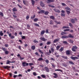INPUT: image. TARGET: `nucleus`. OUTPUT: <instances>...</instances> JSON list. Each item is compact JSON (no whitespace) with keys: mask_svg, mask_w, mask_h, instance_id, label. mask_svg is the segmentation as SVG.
Masks as SVG:
<instances>
[{"mask_svg":"<svg viewBox=\"0 0 79 79\" xmlns=\"http://www.w3.org/2000/svg\"><path fill=\"white\" fill-rule=\"evenodd\" d=\"M29 65V63H27L25 62H23L22 63V65L23 67H25L26 66H27Z\"/></svg>","mask_w":79,"mask_h":79,"instance_id":"f257e3e1","label":"nucleus"},{"mask_svg":"<svg viewBox=\"0 0 79 79\" xmlns=\"http://www.w3.org/2000/svg\"><path fill=\"white\" fill-rule=\"evenodd\" d=\"M23 4L26 6H27L29 5V3L27 1H25V0H23Z\"/></svg>","mask_w":79,"mask_h":79,"instance_id":"f03ea898","label":"nucleus"},{"mask_svg":"<svg viewBox=\"0 0 79 79\" xmlns=\"http://www.w3.org/2000/svg\"><path fill=\"white\" fill-rule=\"evenodd\" d=\"M66 55H70L72 53V52L71 50H67L66 51Z\"/></svg>","mask_w":79,"mask_h":79,"instance_id":"7ed1b4c3","label":"nucleus"},{"mask_svg":"<svg viewBox=\"0 0 79 79\" xmlns=\"http://www.w3.org/2000/svg\"><path fill=\"white\" fill-rule=\"evenodd\" d=\"M77 49V47L76 46H73L72 48V50L73 52H76V49Z\"/></svg>","mask_w":79,"mask_h":79,"instance_id":"20e7f679","label":"nucleus"},{"mask_svg":"<svg viewBox=\"0 0 79 79\" xmlns=\"http://www.w3.org/2000/svg\"><path fill=\"white\" fill-rule=\"evenodd\" d=\"M40 39V40H42V41H43L44 42H45V41H47V39L45 38L44 37H41Z\"/></svg>","mask_w":79,"mask_h":79,"instance_id":"39448f33","label":"nucleus"},{"mask_svg":"<svg viewBox=\"0 0 79 79\" xmlns=\"http://www.w3.org/2000/svg\"><path fill=\"white\" fill-rule=\"evenodd\" d=\"M70 58L72 59V60H77V59H79V58L76 56H71L70 57Z\"/></svg>","mask_w":79,"mask_h":79,"instance_id":"423d86ee","label":"nucleus"},{"mask_svg":"<svg viewBox=\"0 0 79 79\" xmlns=\"http://www.w3.org/2000/svg\"><path fill=\"white\" fill-rule=\"evenodd\" d=\"M3 68H4V69H7L8 70L9 69V68H11V67L8 66H3L2 67Z\"/></svg>","mask_w":79,"mask_h":79,"instance_id":"0eeeda50","label":"nucleus"},{"mask_svg":"<svg viewBox=\"0 0 79 79\" xmlns=\"http://www.w3.org/2000/svg\"><path fill=\"white\" fill-rule=\"evenodd\" d=\"M40 5L42 6V7H44L45 6V4L43 3V2H40Z\"/></svg>","mask_w":79,"mask_h":79,"instance_id":"6e6552de","label":"nucleus"},{"mask_svg":"<svg viewBox=\"0 0 79 79\" xmlns=\"http://www.w3.org/2000/svg\"><path fill=\"white\" fill-rule=\"evenodd\" d=\"M44 69H45V71L47 73H48V72H49V69H48V67H45Z\"/></svg>","mask_w":79,"mask_h":79,"instance_id":"1a4fd4ad","label":"nucleus"},{"mask_svg":"<svg viewBox=\"0 0 79 79\" xmlns=\"http://www.w3.org/2000/svg\"><path fill=\"white\" fill-rule=\"evenodd\" d=\"M47 3H51V2H53L55 1L53 0H47Z\"/></svg>","mask_w":79,"mask_h":79,"instance_id":"9d476101","label":"nucleus"},{"mask_svg":"<svg viewBox=\"0 0 79 79\" xmlns=\"http://www.w3.org/2000/svg\"><path fill=\"white\" fill-rule=\"evenodd\" d=\"M68 36L66 35H64L61 37L62 39H68Z\"/></svg>","mask_w":79,"mask_h":79,"instance_id":"9b49d317","label":"nucleus"},{"mask_svg":"<svg viewBox=\"0 0 79 79\" xmlns=\"http://www.w3.org/2000/svg\"><path fill=\"white\" fill-rule=\"evenodd\" d=\"M54 10L56 12H57V13H60V10L57 9H54Z\"/></svg>","mask_w":79,"mask_h":79,"instance_id":"f8f14e48","label":"nucleus"},{"mask_svg":"<svg viewBox=\"0 0 79 79\" xmlns=\"http://www.w3.org/2000/svg\"><path fill=\"white\" fill-rule=\"evenodd\" d=\"M45 13V10H41L38 12L39 14H40V13Z\"/></svg>","mask_w":79,"mask_h":79,"instance_id":"ddd939ff","label":"nucleus"},{"mask_svg":"<svg viewBox=\"0 0 79 79\" xmlns=\"http://www.w3.org/2000/svg\"><path fill=\"white\" fill-rule=\"evenodd\" d=\"M67 34V33H66V32H64V31H62L61 33V35H65V34Z\"/></svg>","mask_w":79,"mask_h":79,"instance_id":"4468645a","label":"nucleus"},{"mask_svg":"<svg viewBox=\"0 0 79 79\" xmlns=\"http://www.w3.org/2000/svg\"><path fill=\"white\" fill-rule=\"evenodd\" d=\"M45 30H42L40 32V35H44V34H45Z\"/></svg>","mask_w":79,"mask_h":79,"instance_id":"2eb2a0df","label":"nucleus"},{"mask_svg":"<svg viewBox=\"0 0 79 79\" xmlns=\"http://www.w3.org/2000/svg\"><path fill=\"white\" fill-rule=\"evenodd\" d=\"M53 74H54V76H54V78H56V77H58V74H57V73H53Z\"/></svg>","mask_w":79,"mask_h":79,"instance_id":"dca6fc26","label":"nucleus"},{"mask_svg":"<svg viewBox=\"0 0 79 79\" xmlns=\"http://www.w3.org/2000/svg\"><path fill=\"white\" fill-rule=\"evenodd\" d=\"M65 9L67 10H69V11H71V9L70 8L68 7H66L65 8Z\"/></svg>","mask_w":79,"mask_h":79,"instance_id":"f3484780","label":"nucleus"},{"mask_svg":"<svg viewBox=\"0 0 79 79\" xmlns=\"http://www.w3.org/2000/svg\"><path fill=\"white\" fill-rule=\"evenodd\" d=\"M71 22L73 24H74V23H75V19H72L71 20Z\"/></svg>","mask_w":79,"mask_h":79,"instance_id":"a211bd4d","label":"nucleus"},{"mask_svg":"<svg viewBox=\"0 0 79 79\" xmlns=\"http://www.w3.org/2000/svg\"><path fill=\"white\" fill-rule=\"evenodd\" d=\"M31 48L33 50H34L35 49V46L34 45L32 46L31 47Z\"/></svg>","mask_w":79,"mask_h":79,"instance_id":"6ab92c4d","label":"nucleus"},{"mask_svg":"<svg viewBox=\"0 0 79 79\" xmlns=\"http://www.w3.org/2000/svg\"><path fill=\"white\" fill-rule=\"evenodd\" d=\"M38 61H42L44 60V59L43 58H42V57H40V58H39L38 60H37Z\"/></svg>","mask_w":79,"mask_h":79,"instance_id":"aec40b11","label":"nucleus"},{"mask_svg":"<svg viewBox=\"0 0 79 79\" xmlns=\"http://www.w3.org/2000/svg\"><path fill=\"white\" fill-rule=\"evenodd\" d=\"M13 11H18V10L16 7H15L13 8L12 9Z\"/></svg>","mask_w":79,"mask_h":79,"instance_id":"412c9836","label":"nucleus"},{"mask_svg":"<svg viewBox=\"0 0 79 79\" xmlns=\"http://www.w3.org/2000/svg\"><path fill=\"white\" fill-rule=\"evenodd\" d=\"M55 71H60V72H63V70L61 69H56L55 70Z\"/></svg>","mask_w":79,"mask_h":79,"instance_id":"4be33fe9","label":"nucleus"},{"mask_svg":"<svg viewBox=\"0 0 79 79\" xmlns=\"http://www.w3.org/2000/svg\"><path fill=\"white\" fill-rule=\"evenodd\" d=\"M31 2L32 5L33 6L34 5V4H35V1L34 0H31Z\"/></svg>","mask_w":79,"mask_h":79,"instance_id":"5701e85b","label":"nucleus"},{"mask_svg":"<svg viewBox=\"0 0 79 79\" xmlns=\"http://www.w3.org/2000/svg\"><path fill=\"white\" fill-rule=\"evenodd\" d=\"M68 37H70L71 38H74V36L72 35L71 34H69V35Z\"/></svg>","mask_w":79,"mask_h":79,"instance_id":"b1692460","label":"nucleus"},{"mask_svg":"<svg viewBox=\"0 0 79 79\" xmlns=\"http://www.w3.org/2000/svg\"><path fill=\"white\" fill-rule=\"evenodd\" d=\"M58 41H59V39H56L54 40L53 42V43H56V42H58Z\"/></svg>","mask_w":79,"mask_h":79,"instance_id":"393cba45","label":"nucleus"},{"mask_svg":"<svg viewBox=\"0 0 79 79\" xmlns=\"http://www.w3.org/2000/svg\"><path fill=\"white\" fill-rule=\"evenodd\" d=\"M50 19H55V17H54V16L52 15L50 17Z\"/></svg>","mask_w":79,"mask_h":79,"instance_id":"a878e982","label":"nucleus"},{"mask_svg":"<svg viewBox=\"0 0 79 79\" xmlns=\"http://www.w3.org/2000/svg\"><path fill=\"white\" fill-rule=\"evenodd\" d=\"M7 33L9 35V36L10 37H11V33H10V32L8 31H7Z\"/></svg>","mask_w":79,"mask_h":79,"instance_id":"bb28decb","label":"nucleus"},{"mask_svg":"<svg viewBox=\"0 0 79 79\" xmlns=\"http://www.w3.org/2000/svg\"><path fill=\"white\" fill-rule=\"evenodd\" d=\"M64 50V47H62L61 48L59 49V51L60 52H62Z\"/></svg>","mask_w":79,"mask_h":79,"instance_id":"cd10ccee","label":"nucleus"},{"mask_svg":"<svg viewBox=\"0 0 79 79\" xmlns=\"http://www.w3.org/2000/svg\"><path fill=\"white\" fill-rule=\"evenodd\" d=\"M60 48V46L59 45H58L56 47V50H59V48Z\"/></svg>","mask_w":79,"mask_h":79,"instance_id":"c85d7f7f","label":"nucleus"},{"mask_svg":"<svg viewBox=\"0 0 79 79\" xmlns=\"http://www.w3.org/2000/svg\"><path fill=\"white\" fill-rule=\"evenodd\" d=\"M35 15H34L33 16H31V19H33L34 18H35Z\"/></svg>","mask_w":79,"mask_h":79,"instance_id":"c756f323","label":"nucleus"},{"mask_svg":"<svg viewBox=\"0 0 79 79\" xmlns=\"http://www.w3.org/2000/svg\"><path fill=\"white\" fill-rule=\"evenodd\" d=\"M0 35L1 36H3V33H2V31H0Z\"/></svg>","mask_w":79,"mask_h":79,"instance_id":"7c9ffc66","label":"nucleus"},{"mask_svg":"<svg viewBox=\"0 0 79 79\" xmlns=\"http://www.w3.org/2000/svg\"><path fill=\"white\" fill-rule=\"evenodd\" d=\"M69 63H70V64H74V63L71 61H69Z\"/></svg>","mask_w":79,"mask_h":79,"instance_id":"2f4dec72","label":"nucleus"},{"mask_svg":"<svg viewBox=\"0 0 79 79\" xmlns=\"http://www.w3.org/2000/svg\"><path fill=\"white\" fill-rule=\"evenodd\" d=\"M38 20H39V19L36 18L34 19V22H37V21Z\"/></svg>","mask_w":79,"mask_h":79,"instance_id":"473e14b6","label":"nucleus"},{"mask_svg":"<svg viewBox=\"0 0 79 79\" xmlns=\"http://www.w3.org/2000/svg\"><path fill=\"white\" fill-rule=\"evenodd\" d=\"M61 57H62V58H63L64 59H65L66 60H67V59H68V57H67V56H61Z\"/></svg>","mask_w":79,"mask_h":79,"instance_id":"72a5a7b5","label":"nucleus"},{"mask_svg":"<svg viewBox=\"0 0 79 79\" xmlns=\"http://www.w3.org/2000/svg\"><path fill=\"white\" fill-rule=\"evenodd\" d=\"M62 28L63 29H67L68 28H69V27L65 26H64Z\"/></svg>","mask_w":79,"mask_h":79,"instance_id":"f704fd0d","label":"nucleus"},{"mask_svg":"<svg viewBox=\"0 0 79 79\" xmlns=\"http://www.w3.org/2000/svg\"><path fill=\"white\" fill-rule=\"evenodd\" d=\"M69 26L71 27V28H73V24L71 23H69Z\"/></svg>","mask_w":79,"mask_h":79,"instance_id":"c9c22d12","label":"nucleus"},{"mask_svg":"<svg viewBox=\"0 0 79 79\" xmlns=\"http://www.w3.org/2000/svg\"><path fill=\"white\" fill-rule=\"evenodd\" d=\"M33 42L35 43V44L36 43H38V41H37V40L36 39H35L34 40Z\"/></svg>","mask_w":79,"mask_h":79,"instance_id":"e433bc0d","label":"nucleus"},{"mask_svg":"<svg viewBox=\"0 0 79 79\" xmlns=\"http://www.w3.org/2000/svg\"><path fill=\"white\" fill-rule=\"evenodd\" d=\"M35 54L36 55H37V56H40V54H39V53H38V52H36L35 53Z\"/></svg>","mask_w":79,"mask_h":79,"instance_id":"4c0bfd02","label":"nucleus"},{"mask_svg":"<svg viewBox=\"0 0 79 79\" xmlns=\"http://www.w3.org/2000/svg\"><path fill=\"white\" fill-rule=\"evenodd\" d=\"M5 53L6 55H8L9 53V51H6L5 52Z\"/></svg>","mask_w":79,"mask_h":79,"instance_id":"58836bf2","label":"nucleus"},{"mask_svg":"<svg viewBox=\"0 0 79 79\" xmlns=\"http://www.w3.org/2000/svg\"><path fill=\"white\" fill-rule=\"evenodd\" d=\"M66 12H67L68 15H69L71 13V12H70V11H69L68 10H66Z\"/></svg>","mask_w":79,"mask_h":79,"instance_id":"ea45409f","label":"nucleus"},{"mask_svg":"<svg viewBox=\"0 0 79 79\" xmlns=\"http://www.w3.org/2000/svg\"><path fill=\"white\" fill-rule=\"evenodd\" d=\"M29 18H30L29 15H27L26 17V19L27 20H28Z\"/></svg>","mask_w":79,"mask_h":79,"instance_id":"a19ab883","label":"nucleus"},{"mask_svg":"<svg viewBox=\"0 0 79 79\" xmlns=\"http://www.w3.org/2000/svg\"><path fill=\"white\" fill-rule=\"evenodd\" d=\"M50 24H51V25H52V24H53V21L52 20H51L50 22Z\"/></svg>","mask_w":79,"mask_h":79,"instance_id":"79ce46f5","label":"nucleus"},{"mask_svg":"<svg viewBox=\"0 0 79 79\" xmlns=\"http://www.w3.org/2000/svg\"><path fill=\"white\" fill-rule=\"evenodd\" d=\"M51 50L52 52H54V51L55 50V49H54L53 48H51Z\"/></svg>","mask_w":79,"mask_h":79,"instance_id":"37998d69","label":"nucleus"},{"mask_svg":"<svg viewBox=\"0 0 79 79\" xmlns=\"http://www.w3.org/2000/svg\"><path fill=\"white\" fill-rule=\"evenodd\" d=\"M48 13H49V12L47 11H46L44 13V14L45 15H48Z\"/></svg>","mask_w":79,"mask_h":79,"instance_id":"c03bdc74","label":"nucleus"},{"mask_svg":"<svg viewBox=\"0 0 79 79\" xmlns=\"http://www.w3.org/2000/svg\"><path fill=\"white\" fill-rule=\"evenodd\" d=\"M45 61L46 63L47 64H48L49 63V60L47 59Z\"/></svg>","mask_w":79,"mask_h":79,"instance_id":"a18cd8bd","label":"nucleus"},{"mask_svg":"<svg viewBox=\"0 0 79 79\" xmlns=\"http://www.w3.org/2000/svg\"><path fill=\"white\" fill-rule=\"evenodd\" d=\"M41 76L43 78H45L46 77L44 75L42 74L41 75Z\"/></svg>","mask_w":79,"mask_h":79,"instance_id":"49530a36","label":"nucleus"},{"mask_svg":"<svg viewBox=\"0 0 79 79\" xmlns=\"http://www.w3.org/2000/svg\"><path fill=\"white\" fill-rule=\"evenodd\" d=\"M15 36H13V35H12L10 36V39H15Z\"/></svg>","mask_w":79,"mask_h":79,"instance_id":"de8ad7c7","label":"nucleus"},{"mask_svg":"<svg viewBox=\"0 0 79 79\" xmlns=\"http://www.w3.org/2000/svg\"><path fill=\"white\" fill-rule=\"evenodd\" d=\"M39 52L40 53H41L42 54H44V52H42V51H41V50H40V49H39Z\"/></svg>","mask_w":79,"mask_h":79,"instance_id":"09e8293b","label":"nucleus"},{"mask_svg":"<svg viewBox=\"0 0 79 79\" xmlns=\"http://www.w3.org/2000/svg\"><path fill=\"white\" fill-rule=\"evenodd\" d=\"M62 42L63 43V44H68V42H67V41H63Z\"/></svg>","mask_w":79,"mask_h":79,"instance_id":"8fccbe9b","label":"nucleus"},{"mask_svg":"<svg viewBox=\"0 0 79 79\" xmlns=\"http://www.w3.org/2000/svg\"><path fill=\"white\" fill-rule=\"evenodd\" d=\"M69 30H70L69 29H67L64 30V32H66V31H69Z\"/></svg>","mask_w":79,"mask_h":79,"instance_id":"3c124183","label":"nucleus"},{"mask_svg":"<svg viewBox=\"0 0 79 79\" xmlns=\"http://www.w3.org/2000/svg\"><path fill=\"white\" fill-rule=\"evenodd\" d=\"M35 26H37V27H39L40 26L39 24L36 23L35 24Z\"/></svg>","mask_w":79,"mask_h":79,"instance_id":"603ef678","label":"nucleus"},{"mask_svg":"<svg viewBox=\"0 0 79 79\" xmlns=\"http://www.w3.org/2000/svg\"><path fill=\"white\" fill-rule=\"evenodd\" d=\"M10 63V61L9 60H7V62L6 63V64H8Z\"/></svg>","mask_w":79,"mask_h":79,"instance_id":"864d4df0","label":"nucleus"},{"mask_svg":"<svg viewBox=\"0 0 79 79\" xmlns=\"http://www.w3.org/2000/svg\"><path fill=\"white\" fill-rule=\"evenodd\" d=\"M0 15L2 16V17H3V13L0 12Z\"/></svg>","mask_w":79,"mask_h":79,"instance_id":"5fc2aeb1","label":"nucleus"},{"mask_svg":"<svg viewBox=\"0 0 79 79\" xmlns=\"http://www.w3.org/2000/svg\"><path fill=\"white\" fill-rule=\"evenodd\" d=\"M61 16H64H64H65V14H64L61 13Z\"/></svg>","mask_w":79,"mask_h":79,"instance_id":"6e6d98bb","label":"nucleus"},{"mask_svg":"<svg viewBox=\"0 0 79 79\" xmlns=\"http://www.w3.org/2000/svg\"><path fill=\"white\" fill-rule=\"evenodd\" d=\"M61 4L62 6H66V5L64 3H62Z\"/></svg>","mask_w":79,"mask_h":79,"instance_id":"4d7b16f0","label":"nucleus"},{"mask_svg":"<svg viewBox=\"0 0 79 79\" xmlns=\"http://www.w3.org/2000/svg\"><path fill=\"white\" fill-rule=\"evenodd\" d=\"M69 41L70 42H71L72 44H73V42H74V41L71 40H70Z\"/></svg>","mask_w":79,"mask_h":79,"instance_id":"13d9d810","label":"nucleus"},{"mask_svg":"<svg viewBox=\"0 0 79 79\" xmlns=\"http://www.w3.org/2000/svg\"><path fill=\"white\" fill-rule=\"evenodd\" d=\"M2 50L3 51H4V52L6 51V48H2Z\"/></svg>","mask_w":79,"mask_h":79,"instance_id":"bf43d9fd","label":"nucleus"},{"mask_svg":"<svg viewBox=\"0 0 79 79\" xmlns=\"http://www.w3.org/2000/svg\"><path fill=\"white\" fill-rule=\"evenodd\" d=\"M22 39H24V40H25V38H26V37L24 36H22Z\"/></svg>","mask_w":79,"mask_h":79,"instance_id":"052dcab7","label":"nucleus"},{"mask_svg":"<svg viewBox=\"0 0 79 79\" xmlns=\"http://www.w3.org/2000/svg\"><path fill=\"white\" fill-rule=\"evenodd\" d=\"M33 74L34 76H37V74H36V73H35V72H33Z\"/></svg>","mask_w":79,"mask_h":79,"instance_id":"680f3d73","label":"nucleus"},{"mask_svg":"<svg viewBox=\"0 0 79 79\" xmlns=\"http://www.w3.org/2000/svg\"><path fill=\"white\" fill-rule=\"evenodd\" d=\"M19 42H20L21 43V44H23V41H22V40H19Z\"/></svg>","mask_w":79,"mask_h":79,"instance_id":"e2e57ef3","label":"nucleus"},{"mask_svg":"<svg viewBox=\"0 0 79 79\" xmlns=\"http://www.w3.org/2000/svg\"><path fill=\"white\" fill-rule=\"evenodd\" d=\"M51 44V42H48L47 43V45H49V44Z\"/></svg>","mask_w":79,"mask_h":79,"instance_id":"0e129e2a","label":"nucleus"},{"mask_svg":"<svg viewBox=\"0 0 79 79\" xmlns=\"http://www.w3.org/2000/svg\"><path fill=\"white\" fill-rule=\"evenodd\" d=\"M17 5L18 6H19V8H22V6H20L19 4H17Z\"/></svg>","mask_w":79,"mask_h":79,"instance_id":"69168bd1","label":"nucleus"},{"mask_svg":"<svg viewBox=\"0 0 79 79\" xmlns=\"http://www.w3.org/2000/svg\"><path fill=\"white\" fill-rule=\"evenodd\" d=\"M5 46L6 47H8V44H5Z\"/></svg>","mask_w":79,"mask_h":79,"instance_id":"338daca9","label":"nucleus"},{"mask_svg":"<svg viewBox=\"0 0 79 79\" xmlns=\"http://www.w3.org/2000/svg\"><path fill=\"white\" fill-rule=\"evenodd\" d=\"M52 67H53V68L55 67V64H52Z\"/></svg>","mask_w":79,"mask_h":79,"instance_id":"774afa93","label":"nucleus"}]
</instances>
